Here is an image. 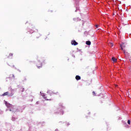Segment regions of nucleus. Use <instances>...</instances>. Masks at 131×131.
<instances>
[{"mask_svg":"<svg viewBox=\"0 0 131 131\" xmlns=\"http://www.w3.org/2000/svg\"><path fill=\"white\" fill-rule=\"evenodd\" d=\"M37 67L38 69L41 68L42 67V62L40 61V60H38L37 62Z\"/></svg>","mask_w":131,"mask_h":131,"instance_id":"obj_1","label":"nucleus"},{"mask_svg":"<svg viewBox=\"0 0 131 131\" xmlns=\"http://www.w3.org/2000/svg\"><path fill=\"white\" fill-rule=\"evenodd\" d=\"M14 95V93H11L10 94H9V92H7L4 93L3 94H2V96L4 97L5 96H8L9 97H12V96Z\"/></svg>","mask_w":131,"mask_h":131,"instance_id":"obj_2","label":"nucleus"},{"mask_svg":"<svg viewBox=\"0 0 131 131\" xmlns=\"http://www.w3.org/2000/svg\"><path fill=\"white\" fill-rule=\"evenodd\" d=\"M51 97V95H47L46 97H44L45 100H52V97Z\"/></svg>","mask_w":131,"mask_h":131,"instance_id":"obj_3","label":"nucleus"},{"mask_svg":"<svg viewBox=\"0 0 131 131\" xmlns=\"http://www.w3.org/2000/svg\"><path fill=\"white\" fill-rule=\"evenodd\" d=\"M71 44L73 46H77V45H78V43L77 42H76L75 40H73L71 41Z\"/></svg>","mask_w":131,"mask_h":131,"instance_id":"obj_4","label":"nucleus"},{"mask_svg":"<svg viewBox=\"0 0 131 131\" xmlns=\"http://www.w3.org/2000/svg\"><path fill=\"white\" fill-rule=\"evenodd\" d=\"M18 90L19 93H23V92H24V88L23 87H19Z\"/></svg>","mask_w":131,"mask_h":131,"instance_id":"obj_5","label":"nucleus"},{"mask_svg":"<svg viewBox=\"0 0 131 131\" xmlns=\"http://www.w3.org/2000/svg\"><path fill=\"white\" fill-rule=\"evenodd\" d=\"M121 50H123L124 49H125V44L122 43V45H120Z\"/></svg>","mask_w":131,"mask_h":131,"instance_id":"obj_6","label":"nucleus"},{"mask_svg":"<svg viewBox=\"0 0 131 131\" xmlns=\"http://www.w3.org/2000/svg\"><path fill=\"white\" fill-rule=\"evenodd\" d=\"M6 105L7 108H11V107H12V104L8 103L7 102L6 103Z\"/></svg>","mask_w":131,"mask_h":131,"instance_id":"obj_7","label":"nucleus"},{"mask_svg":"<svg viewBox=\"0 0 131 131\" xmlns=\"http://www.w3.org/2000/svg\"><path fill=\"white\" fill-rule=\"evenodd\" d=\"M75 78H76V80H80V79H81L80 76H79L78 75L76 76Z\"/></svg>","mask_w":131,"mask_h":131,"instance_id":"obj_8","label":"nucleus"},{"mask_svg":"<svg viewBox=\"0 0 131 131\" xmlns=\"http://www.w3.org/2000/svg\"><path fill=\"white\" fill-rule=\"evenodd\" d=\"M112 60L113 61V62H117V59L115 58V57H113L112 58Z\"/></svg>","mask_w":131,"mask_h":131,"instance_id":"obj_9","label":"nucleus"},{"mask_svg":"<svg viewBox=\"0 0 131 131\" xmlns=\"http://www.w3.org/2000/svg\"><path fill=\"white\" fill-rule=\"evenodd\" d=\"M86 45H87L88 46H91V41H86Z\"/></svg>","mask_w":131,"mask_h":131,"instance_id":"obj_10","label":"nucleus"},{"mask_svg":"<svg viewBox=\"0 0 131 131\" xmlns=\"http://www.w3.org/2000/svg\"><path fill=\"white\" fill-rule=\"evenodd\" d=\"M108 46H109V47H113V46H114V45L113 44V43L109 42L108 43Z\"/></svg>","mask_w":131,"mask_h":131,"instance_id":"obj_11","label":"nucleus"},{"mask_svg":"<svg viewBox=\"0 0 131 131\" xmlns=\"http://www.w3.org/2000/svg\"><path fill=\"white\" fill-rule=\"evenodd\" d=\"M14 54L13 53H10L8 56V58H10V57H13V55Z\"/></svg>","mask_w":131,"mask_h":131,"instance_id":"obj_12","label":"nucleus"},{"mask_svg":"<svg viewBox=\"0 0 131 131\" xmlns=\"http://www.w3.org/2000/svg\"><path fill=\"white\" fill-rule=\"evenodd\" d=\"M26 80H27V78H26V77H24L23 78V81H26Z\"/></svg>","mask_w":131,"mask_h":131,"instance_id":"obj_13","label":"nucleus"},{"mask_svg":"<svg viewBox=\"0 0 131 131\" xmlns=\"http://www.w3.org/2000/svg\"><path fill=\"white\" fill-rule=\"evenodd\" d=\"M52 94L54 95H59V92H52Z\"/></svg>","mask_w":131,"mask_h":131,"instance_id":"obj_14","label":"nucleus"},{"mask_svg":"<svg viewBox=\"0 0 131 131\" xmlns=\"http://www.w3.org/2000/svg\"><path fill=\"white\" fill-rule=\"evenodd\" d=\"M58 108H63V106L62 105H59L58 106Z\"/></svg>","mask_w":131,"mask_h":131,"instance_id":"obj_15","label":"nucleus"},{"mask_svg":"<svg viewBox=\"0 0 131 131\" xmlns=\"http://www.w3.org/2000/svg\"><path fill=\"white\" fill-rule=\"evenodd\" d=\"M93 96H96V92H95V91L93 92Z\"/></svg>","mask_w":131,"mask_h":131,"instance_id":"obj_16","label":"nucleus"},{"mask_svg":"<svg viewBox=\"0 0 131 131\" xmlns=\"http://www.w3.org/2000/svg\"><path fill=\"white\" fill-rule=\"evenodd\" d=\"M127 123H128V124H130V120H128L127 121Z\"/></svg>","mask_w":131,"mask_h":131,"instance_id":"obj_17","label":"nucleus"},{"mask_svg":"<svg viewBox=\"0 0 131 131\" xmlns=\"http://www.w3.org/2000/svg\"><path fill=\"white\" fill-rule=\"evenodd\" d=\"M123 52H124V53H125V50H123Z\"/></svg>","mask_w":131,"mask_h":131,"instance_id":"obj_18","label":"nucleus"},{"mask_svg":"<svg viewBox=\"0 0 131 131\" xmlns=\"http://www.w3.org/2000/svg\"><path fill=\"white\" fill-rule=\"evenodd\" d=\"M96 27H97V28H98V25H96Z\"/></svg>","mask_w":131,"mask_h":131,"instance_id":"obj_19","label":"nucleus"}]
</instances>
